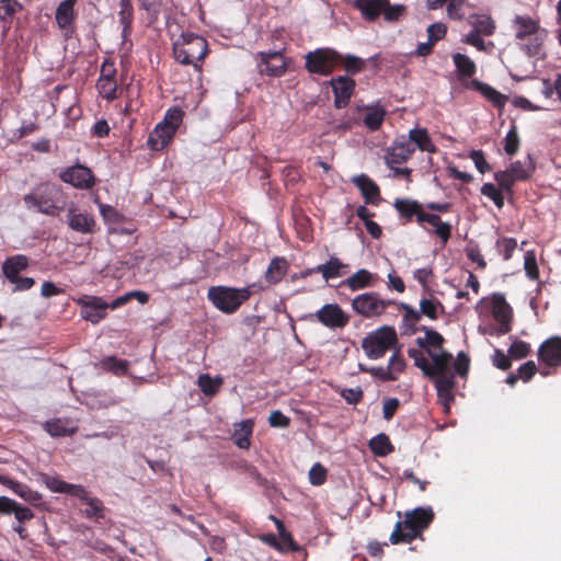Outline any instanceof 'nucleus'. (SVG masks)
Returning a JSON list of instances; mask_svg holds the SVG:
<instances>
[{
	"mask_svg": "<svg viewBox=\"0 0 561 561\" xmlns=\"http://www.w3.org/2000/svg\"><path fill=\"white\" fill-rule=\"evenodd\" d=\"M512 30L520 50L529 57L541 55L547 31L540 27L537 20L529 15H515L512 20Z\"/></svg>",
	"mask_w": 561,
	"mask_h": 561,
	"instance_id": "obj_1",
	"label": "nucleus"
},
{
	"mask_svg": "<svg viewBox=\"0 0 561 561\" xmlns=\"http://www.w3.org/2000/svg\"><path fill=\"white\" fill-rule=\"evenodd\" d=\"M481 317L491 316L496 324L479 325L482 334L503 335L511 331L512 308L501 294L483 298L477 306Z\"/></svg>",
	"mask_w": 561,
	"mask_h": 561,
	"instance_id": "obj_2",
	"label": "nucleus"
},
{
	"mask_svg": "<svg viewBox=\"0 0 561 561\" xmlns=\"http://www.w3.org/2000/svg\"><path fill=\"white\" fill-rule=\"evenodd\" d=\"M250 286L243 288L214 286L208 289L207 297L218 310L230 314L250 298Z\"/></svg>",
	"mask_w": 561,
	"mask_h": 561,
	"instance_id": "obj_3",
	"label": "nucleus"
},
{
	"mask_svg": "<svg viewBox=\"0 0 561 561\" xmlns=\"http://www.w3.org/2000/svg\"><path fill=\"white\" fill-rule=\"evenodd\" d=\"M175 59L183 65L198 67L207 54V42L198 35H186L173 45Z\"/></svg>",
	"mask_w": 561,
	"mask_h": 561,
	"instance_id": "obj_4",
	"label": "nucleus"
},
{
	"mask_svg": "<svg viewBox=\"0 0 561 561\" xmlns=\"http://www.w3.org/2000/svg\"><path fill=\"white\" fill-rule=\"evenodd\" d=\"M397 343L396 330L391 327H381L367 334L362 342V347L370 359H378L392 348Z\"/></svg>",
	"mask_w": 561,
	"mask_h": 561,
	"instance_id": "obj_5",
	"label": "nucleus"
},
{
	"mask_svg": "<svg viewBox=\"0 0 561 561\" xmlns=\"http://www.w3.org/2000/svg\"><path fill=\"white\" fill-rule=\"evenodd\" d=\"M306 69L310 73L329 76L341 62L342 55L332 48H318L305 56Z\"/></svg>",
	"mask_w": 561,
	"mask_h": 561,
	"instance_id": "obj_6",
	"label": "nucleus"
},
{
	"mask_svg": "<svg viewBox=\"0 0 561 561\" xmlns=\"http://www.w3.org/2000/svg\"><path fill=\"white\" fill-rule=\"evenodd\" d=\"M472 30L466 35L465 42L481 51L486 50L482 36H491L496 28L494 20L488 14H472L468 19Z\"/></svg>",
	"mask_w": 561,
	"mask_h": 561,
	"instance_id": "obj_7",
	"label": "nucleus"
},
{
	"mask_svg": "<svg viewBox=\"0 0 561 561\" xmlns=\"http://www.w3.org/2000/svg\"><path fill=\"white\" fill-rule=\"evenodd\" d=\"M390 304V300L381 299L376 293H365L353 299L352 307L363 317L373 318L383 313Z\"/></svg>",
	"mask_w": 561,
	"mask_h": 561,
	"instance_id": "obj_8",
	"label": "nucleus"
},
{
	"mask_svg": "<svg viewBox=\"0 0 561 561\" xmlns=\"http://www.w3.org/2000/svg\"><path fill=\"white\" fill-rule=\"evenodd\" d=\"M408 354L414 360V365L419 367L426 376H432V374L435 371H442L447 366L448 353L446 352L427 350V354L432 359V364L428 363L426 357L419 350L410 348Z\"/></svg>",
	"mask_w": 561,
	"mask_h": 561,
	"instance_id": "obj_9",
	"label": "nucleus"
},
{
	"mask_svg": "<svg viewBox=\"0 0 561 561\" xmlns=\"http://www.w3.org/2000/svg\"><path fill=\"white\" fill-rule=\"evenodd\" d=\"M76 302L81 307V318L95 324L106 317L108 304L102 298L96 296H83L76 299Z\"/></svg>",
	"mask_w": 561,
	"mask_h": 561,
	"instance_id": "obj_10",
	"label": "nucleus"
},
{
	"mask_svg": "<svg viewBox=\"0 0 561 561\" xmlns=\"http://www.w3.org/2000/svg\"><path fill=\"white\" fill-rule=\"evenodd\" d=\"M414 153V145L404 135L397 137L386 151V163L389 168L407 162Z\"/></svg>",
	"mask_w": 561,
	"mask_h": 561,
	"instance_id": "obj_11",
	"label": "nucleus"
},
{
	"mask_svg": "<svg viewBox=\"0 0 561 561\" xmlns=\"http://www.w3.org/2000/svg\"><path fill=\"white\" fill-rule=\"evenodd\" d=\"M257 68L262 75L280 77L286 71V61L278 50L261 51L257 54Z\"/></svg>",
	"mask_w": 561,
	"mask_h": 561,
	"instance_id": "obj_12",
	"label": "nucleus"
},
{
	"mask_svg": "<svg viewBox=\"0 0 561 561\" xmlns=\"http://www.w3.org/2000/svg\"><path fill=\"white\" fill-rule=\"evenodd\" d=\"M24 203L27 208L45 215L55 216L58 213V207L55 205L51 192L48 188L25 195Z\"/></svg>",
	"mask_w": 561,
	"mask_h": 561,
	"instance_id": "obj_13",
	"label": "nucleus"
},
{
	"mask_svg": "<svg viewBox=\"0 0 561 561\" xmlns=\"http://www.w3.org/2000/svg\"><path fill=\"white\" fill-rule=\"evenodd\" d=\"M314 317L329 329H341L348 322V316L336 304L324 305L314 313Z\"/></svg>",
	"mask_w": 561,
	"mask_h": 561,
	"instance_id": "obj_14",
	"label": "nucleus"
},
{
	"mask_svg": "<svg viewBox=\"0 0 561 561\" xmlns=\"http://www.w3.org/2000/svg\"><path fill=\"white\" fill-rule=\"evenodd\" d=\"M59 176L65 183L81 190L90 188L94 184L91 170L81 164L67 168Z\"/></svg>",
	"mask_w": 561,
	"mask_h": 561,
	"instance_id": "obj_15",
	"label": "nucleus"
},
{
	"mask_svg": "<svg viewBox=\"0 0 561 561\" xmlns=\"http://www.w3.org/2000/svg\"><path fill=\"white\" fill-rule=\"evenodd\" d=\"M330 83L334 92L335 106L339 108L346 106L353 94L355 81L348 77L340 76L332 79Z\"/></svg>",
	"mask_w": 561,
	"mask_h": 561,
	"instance_id": "obj_16",
	"label": "nucleus"
},
{
	"mask_svg": "<svg viewBox=\"0 0 561 561\" xmlns=\"http://www.w3.org/2000/svg\"><path fill=\"white\" fill-rule=\"evenodd\" d=\"M67 222L72 230L80 233H92L95 227L93 216L87 213H77L73 206L68 209Z\"/></svg>",
	"mask_w": 561,
	"mask_h": 561,
	"instance_id": "obj_17",
	"label": "nucleus"
},
{
	"mask_svg": "<svg viewBox=\"0 0 561 561\" xmlns=\"http://www.w3.org/2000/svg\"><path fill=\"white\" fill-rule=\"evenodd\" d=\"M539 358L549 366L561 364V339L547 340L539 348Z\"/></svg>",
	"mask_w": 561,
	"mask_h": 561,
	"instance_id": "obj_18",
	"label": "nucleus"
},
{
	"mask_svg": "<svg viewBox=\"0 0 561 561\" xmlns=\"http://www.w3.org/2000/svg\"><path fill=\"white\" fill-rule=\"evenodd\" d=\"M420 535L421 530L412 525V519L405 517L404 520L396 524L394 530L390 535V541L392 543L410 542Z\"/></svg>",
	"mask_w": 561,
	"mask_h": 561,
	"instance_id": "obj_19",
	"label": "nucleus"
},
{
	"mask_svg": "<svg viewBox=\"0 0 561 561\" xmlns=\"http://www.w3.org/2000/svg\"><path fill=\"white\" fill-rule=\"evenodd\" d=\"M174 134L175 131L168 124L159 123L150 133L148 145L153 150H161L169 144Z\"/></svg>",
	"mask_w": 561,
	"mask_h": 561,
	"instance_id": "obj_20",
	"label": "nucleus"
},
{
	"mask_svg": "<svg viewBox=\"0 0 561 561\" xmlns=\"http://www.w3.org/2000/svg\"><path fill=\"white\" fill-rule=\"evenodd\" d=\"M28 266V257L24 254H15L8 257L2 264V274L8 280L15 279L20 272Z\"/></svg>",
	"mask_w": 561,
	"mask_h": 561,
	"instance_id": "obj_21",
	"label": "nucleus"
},
{
	"mask_svg": "<svg viewBox=\"0 0 561 561\" xmlns=\"http://www.w3.org/2000/svg\"><path fill=\"white\" fill-rule=\"evenodd\" d=\"M352 182L360 191L367 203H376L379 199L378 185L367 175L359 174L352 179Z\"/></svg>",
	"mask_w": 561,
	"mask_h": 561,
	"instance_id": "obj_22",
	"label": "nucleus"
},
{
	"mask_svg": "<svg viewBox=\"0 0 561 561\" xmlns=\"http://www.w3.org/2000/svg\"><path fill=\"white\" fill-rule=\"evenodd\" d=\"M419 224L427 222L435 228V234L445 243L450 237L451 226L448 222H443L439 216L425 213L424 210L419 214Z\"/></svg>",
	"mask_w": 561,
	"mask_h": 561,
	"instance_id": "obj_23",
	"label": "nucleus"
},
{
	"mask_svg": "<svg viewBox=\"0 0 561 561\" xmlns=\"http://www.w3.org/2000/svg\"><path fill=\"white\" fill-rule=\"evenodd\" d=\"M354 5L368 21H374L382 13L387 0H355Z\"/></svg>",
	"mask_w": 561,
	"mask_h": 561,
	"instance_id": "obj_24",
	"label": "nucleus"
},
{
	"mask_svg": "<svg viewBox=\"0 0 561 561\" xmlns=\"http://www.w3.org/2000/svg\"><path fill=\"white\" fill-rule=\"evenodd\" d=\"M409 140L414 145V149L419 148L421 151L433 153L436 151V147L431 140L428 133L425 128H413L409 131Z\"/></svg>",
	"mask_w": 561,
	"mask_h": 561,
	"instance_id": "obj_25",
	"label": "nucleus"
},
{
	"mask_svg": "<svg viewBox=\"0 0 561 561\" xmlns=\"http://www.w3.org/2000/svg\"><path fill=\"white\" fill-rule=\"evenodd\" d=\"M347 265L342 263L336 256H331L330 260L323 264H319L314 270L322 275L325 280L340 277L344 274L343 268Z\"/></svg>",
	"mask_w": 561,
	"mask_h": 561,
	"instance_id": "obj_26",
	"label": "nucleus"
},
{
	"mask_svg": "<svg viewBox=\"0 0 561 561\" xmlns=\"http://www.w3.org/2000/svg\"><path fill=\"white\" fill-rule=\"evenodd\" d=\"M253 432V421L243 420L234 425L233 439L234 444L242 449L250 447V436Z\"/></svg>",
	"mask_w": 561,
	"mask_h": 561,
	"instance_id": "obj_27",
	"label": "nucleus"
},
{
	"mask_svg": "<svg viewBox=\"0 0 561 561\" xmlns=\"http://www.w3.org/2000/svg\"><path fill=\"white\" fill-rule=\"evenodd\" d=\"M50 436H69L73 434L77 427L68 420L55 419L47 421L44 425Z\"/></svg>",
	"mask_w": 561,
	"mask_h": 561,
	"instance_id": "obj_28",
	"label": "nucleus"
},
{
	"mask_svg": "<svg viewBox=\"0 0 561 561\" xmlns=\"http://www.w3.org/2000/svg\"><path fill=\"white\" fill-rule=\"evenodd\" d=\"M451 355L448 354L447 366L442 371H435L430 378L435 381L436 390H451L454 387V374L451 373Z\"/></svg>",
	"mask_w": 561,
	"mask_h": 561,
	"instance_id": "obj_29",
	"label": "nucleus"
},
{
	"mask_svg": "<svg viewBox=\"0 0 561 561\" xmlns=\"http://www.w3.org/2000/svg\"><path fill=\"white\" fill-rule=\"evenodd\" d=\"M76 2L77 0H64L57 7L55 19L60 28H66L72 23Z\"/></svg>",
	"mask_w": 561,
	"mask_h": 561,
	"instance_id": "obj_30",
	"label": "nucleus"
},
{
	"mask_svg": "<svg viewBox=\"0 0 561 561\" xmlns=\"http://www.w3.org/2000/svg\"><path fill=\"white\" fill-rule=\"evenodd\" d=\"M405 517L411 518L412 525L422 531L434 518V513L431 507H417L413 511L407 512Z\"/></svg>",
	"mask_w": 561,
	"mask_h": 561,
	"instance_id": "obj_31",
	"label": "nucleus"
},
{
	"mask_svg": "<svg viewBox=\"0 0 561 561\" xmlns=\"http://www.w3.org/2000/svg\"><path fill=\"white\" fill-rule=\"evenodd\" d=\"M386 111L379 105H371L365 108V114L363 117V122L367 128L370 130H377L383 119H385Z\"/></svg>",
	"mask_w": 561,
	"mask_h": 561,
	"instance_id": "obj_32",
	"label": "nucleus"
},
{
	"mask_svg": "<svg viewBox=\"0 0 561 561\" xmlns=\"http://www.w3.org/2000/svg\"><path fill=\"white\" fill-rule=\"evenodd\" d=\"M288 264L283 257H275L271 261L265 272V278L271 284H276L282 280L287 272Z\"/></svg>",
	"mask_w": 561,
	"mask_h": 561,
	"instance_id": "obj_33",
	"label": "nucleus"
},
{
	"mask_svg": "<svg viewBox=\"0 0 561 561\" xmlns=\"http://www.w3.org/2000/svg\"><path fill=\"white\" fill-rule=\"evenodd\" d=\"M371 279L373 274L369 271L362 268L345 279L344 284L351 290H359L370 286Z\"/></svg>",
	"mask_w": 561,
	"mask_h": 561,
	"instance_id": "obj_34",
	"label": "nucleus"
},
{
	"mask_svg": "<svg viewBox=\"0 0 561 561\" xmlns=\"http://www.w3.org/2000/svg\"><path fill=\"white\" fill-rule=\"evenodd\" d=\"M369 447L373 454L378 457H385L393 450L389 437L383 433L374 436L369 440Z\"/></svg>",
	"mask_w": 561,
	"mask_h": 561,
	"instance_id": "obj_35",
	"label": "nucleus"
},
{
	"mask_svg": "<svg viewBox=\"0 0 561 561\" xmlns=\"http://www.w3.org/2000/svg\"><path fill=\"white\" fill-rule=\"evenodd\" d=\"M197 385L205 396L211 397L215 393H217V391L221 387L222 378L219 376L213 378L208 374H202L198 376Z\"/></svg>",
	"mask_w": 561,
	"mask_h": 561,
	"instance_id": "obj_36",
	"label": "nucleus"
},
{
	"mask_svg": "<svg viewBox=\"0 0 561 561\" xmlns=\"http://www.w3.org/2000/svg\"><path fill=\"white\" fill-rule=\"evenodd\" d=\"M396 209L404 217L410 219L412 216H416L419 220V214L423 211L422 205L417 202L410 199H397L394 202Z\"/></svg>",
	"mask_w": 561,
	"mask_h": 561,
	"instance_id": "obj_37",
	"label": "nucleus"
},
{
	"mask_svg": "<svg viewBox=\"0 0 561 561\" xmlns=\"http://www.w3.org/2000/svg\"><path fill=\"white\" fill-rule=\"evenodd\" d=\"M508 170L517 181H524L533 172L531 161L529 158H526L523 161L517 160L510 165Z\"/></svg>",
	"mask_w": 561,
	"mask_h": 561,
	"instance_id": "obj_38",
	"label": "nucleus"
},
{
	"mask_svg": "<svg viewBox=\"0 0 561 561\" xmlns=\"http://www.w3.org/2000/svg\"><path fill=\"white\" fill-rule=\"evenodd\" d=\"M443 341H444V339L438 332L433 331V330H426L424 339H421V337L417 339V344L421 347L428 346L427 350H435L437 352H444L442 350Z\"/></svg>",
	"mask_w": 561,
	"mask_h": 561,
	"instance_id": "obj_39",
	"label": "nucleus"
},
{
	"mask_svg": "<svg viewBox=\"0 0 561 561\" xmlns=\"http://www.w3.org/2000/svg\"><path fill=\"white\" fill-rule=\"evenodd\" d=\"M453 60L461 76L471 77L474 73V62L468 56L457 53L453 56Z\"/></svg>",
	"mask_w": 561,
	"mask_h": 561,
	"instance_id": "obj_40",
	"label": "nucleus"
},
{
	"mask_svg": "<svg viewBox=\"0 0 561 561\" xmlns=\"http://www.w3.org/2000/svg\"><path fill=\"white\" fill-rule=\"evenodd\" d=\"M119 22L123 26V35L125 36L130 27V23L133 21V7L130 0H121L119 1V12H118Z\"/></svg>",
	"mask_w": 561,
	"mask_h": 561,
	"instance_id": "obj_41",
	"label": "nucleus"
},
{
	"mask_svg": "<svg viewBox=\"0 0 561 561\" xmlns=\"http://www.w3.org/2000/svg\"><path fill=\"white\" fill-rule=\"evenodd\" d=\"M96 88L102 98L108 101L114 100L116 98V80L99 78Z\"/></svg>",
	"mask_w": 561,
	"mask_h": 561,
	"instance_id": "obj_42",
	"label": "nucleus"
},
{
	"mask_svg": "<svg viewBox=\"0 0 561 561\" xmlns=\"http://www.w3.org/2000/svg\"><path fill=\"white\" fill-rule=\"evenodd\" d=\"M18 489L15 490V494L23 499L25 502L30 503L31 505L37 506L42 502V495L37 492L28 488L26 484L20 483V485H16Z\"/></svg>",
	"mask_w": 561,
	"mask_h": 561,
	"instance_id": "obj_43",
	"label": "nucleus"
},
{
	"mask_svg": "<svg viewBox=\"0 0 561 561\" xmlns=\"http://www.w3.org/2000/svg\"><path fill=\"white\" fill-rule=\"evenodd\" d=\"M101 366L105 370L112 371L116 375H123L127 371L128 362L111 356L103 359Z\"/></svg>",
	"mask_w": 561,
	"mask_h": 561,
	"instance_id": "obj_44",
	"label": "nucleus"
},
{
	"mask_svg": "<svg viewBox=\"0 0 561 561\" xmlns=\"http://www.w3.org/2000/svg\"><path fill=\"white\" fill-rule=\"evenodd\" d=\"M341 62L344 65L346 72L352 75L360 72L365 67V61L354 55L342 56Z\"/></svg>",
	"mask_w": 561,
	"mask_h": 561,
	"instance_id": "obj_45",
	"label": "nucleus"
},
{
	"mask_svg": "<svg viewBox=\"0 0 561 561\" xmlns=\"http://www.w3.org/2000/svg\"><path fill=\"white\" fill-rule=\"evenodd\" d=\"M21 10V4L16 0H0V20L8 21Z\"/></svg>",
	"mask_w": 561,
	"mask_h": 561,
	"instance_id": "obj_46",
	"label": "nucleus"
},
{
	"mask_svg": "<svg viewBox=\"0 0 561 561\" xmlns=\"http://www.w3.org/2000/svg\"><path fill=\"white\" fill-rule=\"evenodd\" d=\"M519 148V137L515 126H512L504 139V150L508 156H513Z\"/></svg>",
	"mask_w": 561,
	"mask_h": 561,
	"instance_id": "obj_47",
	"label": "nucleus"
},
{
	"mask_svg": "<svg viewBox=\"0 0 561 561\" xmlns=\"http://www.w3.org/2000/svg\"><path fill=\"white\" fill-rule=\"evenodd\" d=\"M480 92L490 100L495 106L502 107L505 104V96L502 95L500 92L494 90L492 87L488 84H480L479 85Z\"/></svg>",
	"mask_w": 561,
	"mask_h": 561,
	"instance_id": "obj_48",
	"label": "nucleus"
},
{
	"mask_svg": "<svg viewBox=\"0 0 561 561\" xmlns=\"http://www.w3.org/2000/svg\"><path fill=\"white\" fill-rule=\"evenodd\" d=\"M42 482L55 493H65L67 492L68 484L67 482L60 480L57 477H51L48 474L42 476Z\"/></svg>",
	"mask_w": 561,
	"mask_h": 561,
	"instance_id": "obj_49",
	"label": "nucleus"
},
{
	"mask_svg": "<svg viewBox=\"0 0 561 561\" xmlns=\"http://www.w3.org/2000/svg\"><path fill=\"white\" fill-rule=\"evenodd\" d=\"M88 507L84 510V515L89 518H102L103 517V504L95 497H89L84 501Z\"/></svg>",
	"mask_w": 561,
	"mask_h": 561,
	"instance_id": "obj_50",
	"label": "nucleus"
},
{
	"mask_svg": "<svg viewBox=\"0 0 561 561\" xmlns=\"http://www.w3.org/2000/svg\"><path fill=\"white\" fill-rule=\"evenodd\" d=\"M183 111L180 107L169 108L165 113L162 124H168L170 128L176 131L183 118Z\"/></svg>",
	"mask_w": 561,
	"mask_h": 561,
	"instance_id": "obj_51",
	"label": "nucleus"
},
{
	"mask_svg": "<svg viewBox=\"0 0 561 561\" xmlns=\"http://www.w3.org/2000/svg\"><path fill=\"white\" fill-rule=\"evenodd\" d=\"M481 193L492 199L494 204L501 208L504 204V198L500 190L492 183H485L481 187Z\"/></svg>",
	"mask_w": 561,
	"mask_h": 561,
	"instance_id": "obj_52",
	"label": "nucleus"
},
{
	"mask_svg": "<svg viewBox=\"0 0 561 561\" xmlns=\"http://www.w3.org/2000/svg\"><path fill=\"white\" fill-rule=\"evenodd\" d=\"M405 12V7L403 4H394L390 5L389 0H387V5L382 11L383 18L388 22L398 21Z\"/></svg>",
	"mask_w": 561,
	"mask_h": 561,
	"instance_id": "obj_53",
	"label": "nucleus"
},
{
	"mask_svg": "<svg viewBox=\"0 0 561 561\" xmlns=\"http://www.w3.org/2000/svg\"><path fill=\"white\" fill-rule=\"evenodd\" d=\"M405 367V363L403 358L400 356L399 352H394L388 362V369L390 370V375L393 376V380H396L400 373L403 371Z\"/></svg>",
	"mask_w": 561,
	"mask_h": 561,
	"instance_id": "obj_54",
	"label": "nucleus"
},
{
	"mask_svg": "<svg viewBox=\"0 0 561 561\" xmlns=\"http://www.w3.org/2000/svg\"><path fill=\"white\" fill-rule=\"evenodd\" d=\"M494 178L499 186L504 191H510L513 184L517 181L508 169L496 172Z\"/></svg>",
	"mask_w": 561,
	"mask_h": 561,
	"instance_id": "obj_55",
	"label": "nucleus"
},
{
	"mask_svg": "<svg viewBox=\"0 0 561 561\" xmlns=\"http://www.w3.org/2000/svg\"><path fill=\"white\" fill-rule=\"evenodd\" d=\"M528 353H529V345L524 341L515 340L508 350V355L515 359H522V358L526 357L528 355Z\"/></svg>",
	"mask_w": 561,
	"mask_h": 561,
	"instance_id": "obj_56",
	"label": "nucleus"
},
{
	"mask_svg": "<svg viewBox=\"0 0 561 561\" xmlns=\"http://www.w3.org/2000/svg\"><path fill=\"white\" fill-rule=\"evenodd\" d=\"M327 469L320 463H314L309 471V480L313 485H321L325 481Z\"/></svg>",
	"mask_w": 561,
	"mask_h": 561,
	"instance_id": "obj_57",
	"label": "nucleus"
},
{
	"mask_svg": "<svg viewBox=\"0 0 561 561\" xmlns=\"http://www.w3.org/2000/svg\"><path fill=\"white\" fill-rule=\"evenodd\" d=\"M499 252L502 253L504 260H510L513 252L515 251L517 247V242L514 239H502L499 240L497 243Z\"/></svg>",
	"mask_w": 561,
	"mask_h": 561,
	"instance_id": "obj_58",
	"label": "nucleus"
},
{
	"mask_svg": "<svg viewBox=\"0 0 561 561\" xmlns=\"http://www.w3.org/2000/svg\"><path fill=\"white\" fill-rule=\"evenodd\" d=\"M438 306L439 302L434 299H423L420 302L421 313L431 319H436Z\"/></svg>",
	"mask_w": 561,
	"mask_h": 561,
	"instance_id": "obj_59",
	"label": "nucleus"
},
{
	"mask_svg": "<svg viewBox=\"0 0 561 561\" xmlns=\"http://www.w3.org/2000/svg\"><path fill=\"white\" fill-rule=\"evenodd\" d=\"M470 159L473 161L477 170L480 173H485L491 170L490 164L485 161L484 154L481 150H472L469 154Z\"/></svg>",
	"mask_w": 561,
	"mask_h": 561,
	"instance_id": "obj_60",
	"label": "nucleus"
},
{
	"mask_svg": "<svg viewBox=\"0 0 561 561\" xmlns=\"http://www.w3.org/2000/svg\"><path fill=\"white\" fill-rule=\"evenodd\" d=\"M466 0H450L447 5V14L450 19L461 20L463 18V5Z\"/></svg>",
	"mask_w": 561,
	"mask_h": 561,
	"instance_id": "obj_61",
	"label": "nucleus"
},
{
	"mask_svg": "<svg viewBox=\"0 0 561 561\" xmlns=\"http://www.w3.org/2000/svg\"><path fill=\"white\" fill-rule=\"evenodd\" d=\"M524 267L529 278L536 279L538 277L537 262L534 253L527 252L524 257Z\"/></svg>",
	"mask_w": 561,
	"mask_h": 561,
	"instance_id": "obj_62",
	"label": "nucleus"
},
{
	"mask_svg": "<svg viewBox=\"0 0 561 561\" xmlns=\"http://www.w3.org/2000/svg\"><path fill=\"white\" fill-rule=\"evenodd\" d=\"M289 417L283 414L279 410L273 411L268 416V424L272 427H287L289 425Z\"/></svg>",
	"mask_w": 561,
	"mask_h": 561,
	"instance_id": "obj_63",
	"label": "nucleus"
},
{
	"mask_svg": "<svg viewBox=\"0 0 561 561\" xmlns=\"http://www.w3.org/2000/svg\"><path fill=\"white\" fill-rule=\"evenodd\" d=\"M341 396L347 403L355 404L360 401L363 391L359 387L347 388L341 391Z\"/></svg>",
	"mask_w": 561,
	"mask_h": 561,
	"instance_id": "obj_64",
	"label": "nucleus"
}]
</instances>
